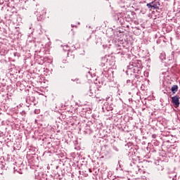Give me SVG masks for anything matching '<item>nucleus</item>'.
I'll return each mask as SVG.
<instances>
[{
	"instance_id": "obj_1",
	"label": "nucleus",
	"mask_w": 180,
	"mask_h": 180,
	"mask_svg": "<svg viewBox=\"0 0 180 180\" xmlns=\"http://www.w3.org/2000/svg\"><path fill=\"white\" fill-rule=\"evenodd\" d=\"M172 101L176 107L179 106L180 102H179V96H175L172 97Z\"/></svg>"
},
{
	"instance_id": "obj_2",
	"label": "nucleus",
	"mask_w": 180,
	"mask_h": 180,
	"mask_svg": "<svg viewBox=\"0 0 180 180\" xmlns=\"http://www.w3.org/2000/svg\"><path fill=\"white\" fill-rule=\"evenodd\" d=\"M179 90V86L178 85H173L172 86L171 91L173 94H176Z\"/></svg>"
},
{
	"instance_id": "obj_3",
	"label": "nucleus",
	"mask_w": 180,
	"mask_h": 180,
	"mask_svg": "<svg viewBox=\"0 0 180 180\" xmlns=\"http://www.w3.org/2000/svg\"><path fill=\"white\" fill-rule=\"evenodd\" d=\"M154 4V1H153L152 3H150V4H147L146 6L148 8H153V5Z\"/></svg>"
},
{
	"instance_id": "obj_4",
	"label": "nucleus",
	"mask_w": 180,
	"mask_h": 180,
	"mask_svg": "<svg viewBox=\"0 0 180 180\" xmlns=\"http://www.w3.org/2000/svg\"><path fill=\"white\" fill-rule=\"evenodd\" d=\"M152 6H153V8L154 9L159 8V7L158 6L157 4H153Z\"/></svg>"
},
{
	"instance_id": "obj_5",
	"label": "nucleus",
	"mask_w": 180,
	"mask_h": 180,
	"mask_svg": "<svg viewBox=\"0 0 180 180\" xmlns=\"http://www.w3.org/2000/svg\"><path fill=\"white\" fill-rule=\"evenodd\" d=\"M152 138L155 139L156 138V135L155 134H153L152 135Z\"/></svg>"
}]
</instances>
